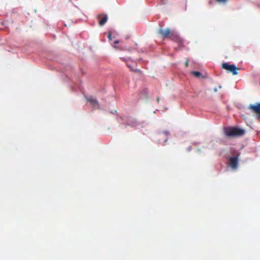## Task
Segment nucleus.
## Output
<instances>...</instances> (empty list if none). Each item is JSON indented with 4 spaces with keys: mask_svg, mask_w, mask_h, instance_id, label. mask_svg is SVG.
<instances>
[{
    "mask_svg": "<svg viewBox=\"0 0 260 260\" xmlns=\"http://www.w3.org/2000/svg\"><path fill=\"white\" fill-rule=\"evenodd\" d=\"M85 98L86 101L90 103L94 109H100V104L96 99L92 96H86Z\"/></svg>",
    "mask_w": 260,
    "mask_h": 260,
    "instance_id": "obj_5",
    "label": "nucleus"
},
{
    "mask_svg": "<svg viewBox=\"0 0 260 260\" xmlns=\"http://www.w3.org/2000/svg\"><path fill=\"white\" fill-rule=\"evenodd\" d=\"M121 59H122V60H123V61H124V59H123V58H121Z\"/></svg>",
    "mask_w": 260,
    "mask_h": 260,
    "instance_id": "obj_16",
    "label": "nucleus"
},
{
    "mask_svg": "<svg viewBox=\"0 0 260 260\" xmlns=\"http://www.w3.org/2000/svg\"><path fill=\"white\" fill-rule=\"evenodd\" d=\"M185 64L186 67H187L188 66V64H189V60L188 59H186Z\"/></svg>",
    "mask_w": 260,
    "mask_h": 260,
    "instance_id": "obj_12",
    "label": "nucleus"
},
{
    "mask_svg": "<svg viewBox=\"0 0 260 260\" xmlns=\"http://www.w3.org/2000/svg\"><path fill=\"white\" fill-rule=\"evenodd\" d=\"M228 0H216V2L219 3H225Z\"/></svg>",
    "mask_w": 260,
    "mask_h": 260,
    "instance_id": "obj_10",
    "label": "nucleus"
},
{
    "mask_svg": "<svg viewBox=\"0 0 260 260\" xmlns=\"http://www.w3.org/2000/svg\"><path fill=\"white\" fill-rule=\"evenodd\" d=\"M229 165L233 169H236L238 165V156L230 157Z\"/></svg>",
    "mask_w": 260,
    "mask_h": 260,
    "instance_id": "obj_7",
    "label": "nucleus"
},
{
    "mask_svg": "<svg viewBox=\"0 0 260 260\" xmlns=\"http://www.w3.org/2000/svg\"><path fill=\"white\" fill-rule=\"evenodd\" d=\"M225 135L230 137H236L243 136L245 131L236 127H230L224 128Z\"/></svg>",
    "mask_w": 260,
    "mask_h": 260,
    "instance_id": "obj_2",
    "label": "nucleus"
},
{
    "mask_svg": "<svg viewBox=\"0 0 260 260\" xmlns=\"http://www.w3.org/2000/svg\"><path fill=\"white\" fill-rule=\"evenodd\" d=\"M126 65L127 67L130 68L132 71H135L134 68H133L132 65L129 64L128 63H126Z\"/></svg>",
    "mask_w": 260,
    "mask_h": 260,
    "instance_id": "obj_11",
    "label": "nucleus"
},
{
    "mask_svg": "<svg viewBox=\"0 0 260 260\" xmlns=\"http://www.w3.org/2000/svg\"><path fill=\"white\" fill-rule=\"evenodd\" d=\"M108 37L109 39V40H112V35H111V33L109 34Z\"/></svg>",
    "mask_w": 260,
    "mask_h": 260,
    "instance_id": "obj_13",
    "label": "nucleus"
},
{
    "mask_svg": "<svg viewBox=\"0 0 260 260\" xmlns=\"http://www.w3.org/2000/svg\"><path fill=\"white\" fill-rule=\"evenodd\" d=\"M191 74L197 78L203 77L202 74L199 71H192Z\"/></svg>",
    "mask_w": 260,
    "mask_h": 260,
    "instance_id": "obj_9",
    "label": "nucleus"
},
{
    "mask_svg": "<svg viewBox=\"0 0 260 260\" xmlns=\"http://www.w3.org/2000/svg\"><path fill=\"white\" fill-rule=\"evenodd\" d=\"M158 34L161 35L163 38H169L171 40L178 43L179 44L182 43V40L179 37L178 34L175 31L171 30L169 28H167L165 29L160 28L158 30Z\"/></svg>",
    "mask_w": 260,
    "mask_h": 260,
    "instance_id": "obj_1",
    "label": "nucleus"
},
{
    "mask_svg": "<svg viewBox=\"0 0 260 260\" xmlns=\"http://www.w3.org/2000/svg\"><path fill=\"white\" fill-rule=\"evenodd\" d=\"M102 16V14H99V15L98 16V18H99H99H100L101 16Z\"/></svg>",
    "mask_w": 260,
    "mask_h": 260,
    "instance_id": "obj_15",
    "label": "nucleus"
},
{
    "mask_svg": "<svg viewBox=\"0 0 260 260\" xmlns=\"http://www.w3.org/2000/svg\"><path fill=\"white\" fill-rule=\"evenodd\" d=\"M108 20V16L105 15L101 20H99V24L100 26H103Z\"/></svg>",
    "mask_w": 260,
    "mask_h": 260,
    "instance_id": "obj_8",
    "label": "nucleus"
},
{
    "mask_svg": "<svg viewBox=\"0 0 260 260\" xmlns=\"http://www.w3.org/2000/svg\"><path fill=\"white\" fill-rule=\"evenodd\" d=\"M169 133L168 132H164L159 133L157 137L159 143H165L169 138Z\"/></svg>",
    "mask_w": 260,
    "mask_h": 260,
    "instance_id": "obj_6",
    "label": "nucleus"
},
{
    "mask_svg": "<svg viewBox=\"0 0 260 260\" xmlns=\"http://www.w3.org/2000/svg\"><path fill=\"white\" fill-rule=\"evenodd\" d=\"M114 43V44H118L119 43V41H115Z\"/></svg>",
    "mask_w": 260,
    "mask_h": 260,
    "instance_id": "obj_14",
    "label": "nucleus"
},
{
    "mask_svg": "<svg viewBox=\"0 0 260 260\" xmlns=\"http://www.w3.org/2000/svg\"><path fill=\"white\" fill-rule=\"evenodd\" d=\"M248 108L252 113L256 114L257 117L260 119V103H256L254 105H250Z\"/></svg>",
    "mask_w": 260,
    "mask_h": 260,
    "instance_id": "obj_4",
    "label": "nucleus"
},
{
    "mask_svg": "<svg viewBox=\"0 0 260 260\" xmlns=\"http://www.w3.org/2000/svg\"><path fill=\"white\" fill-rule=\"evenodd\" d=\"M222 68L232 73L233 75H236L238 74L237 70L239 68H237L234 64H229L228 63H223L222 64Z\"/></svg>",
    "mask_w": 260,
    "mask_h": 260,
    "instance_id": "obj_3",
    "label": "nucleus"
}]
</instances>
